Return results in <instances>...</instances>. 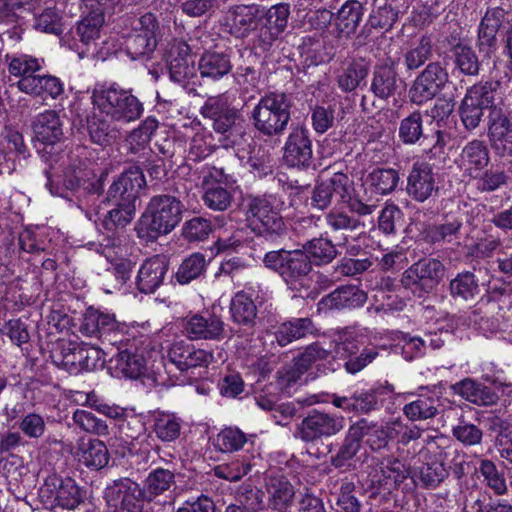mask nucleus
<instances>
[{
	"label": "nucleus",
	"instance_id": "nucleus-32",
	"mask_svg": "<svg viewBox=\"0 0 512 512\" xmlns=\"http://www.w3.org/2000/svg\"><path fill=\"white\" fill-rule=\"evenodd\" d=\"M196 74L194 60L190 55V48L187 44L179 43L171 50V60L169 62L170 79L186 88Z\"/></svg>",
	"mask_w": 512,
	"mask_h": 512
},
{
	"label": "nucleus",
	"instance_id": "nucleus-62",
	"mask_svg": "<svg viewBox=\"0 0 512 512\" xmlns=\"http://www.w3.org/2000/svg\"><path fill=\"white\" fill-rule=\"evenodd\" d=\"M115 208L110 210L103 220L107 230H116L126 227L133 219L136 212V205L113 203Z\"/></svg>",
	"mask_w": 512,
	"mask_h": 512
},
{
	"label": "nucleus",
	"instance_id": "nucleus-3",
	"mask_svg": "<svg viewBox=\"0 0 512 512\" xmlns=\"http://www.w3.org/2000/svg\"><path fill=\"white\" fill-rule=\"evenodd\" d=\"M90 99L94 110L115 122L131 123L144 113L143 103L132 90L123 89L116 83L95 87Z\"/></svg>",
	"mask_w": 512,
	"mask_h": 512
},
{
	"label": "nucleus",
	"instance_id": "nucleus-55",
	"mask_svg": "<svg viewBox=\"0 0 512 512\" xmlns=\"http://www.w3.org/2000/svg\"><path fill=\"white\" fill-rule=\"evenodd\" d=\"M230 312L233 321L240 325L253 326L255 324L257 307L244 292H239L232 298Z\"/></svg>",
	"mask_w": 512,
	"mask_h": 512
},
{
	"label": "nucleus",
	"instance_id": "nucleus-23",
	"mask_svg": "<svg viewBox=\"0 0 512 512\" xmlns=\"http://www.w3.org/2000/svg\"><path fill=\"white\" fill-rule=\"evenodd\" d=\"M88 169L81 160L69 164L63 171L62 179L55 180L49 170H45L46 187L52 195L68 198V193L81 192V185H84V177Z\"/></svg>",
	"mask_w": 512,
	"mask_h": 512
},
{
	"label": "nucleus",
	"instance_id": "nucleus-52",
	"mask_svg": "<svg viewBox=\"0 0 512 512\" xmlns=\"http://www.w3.org/2000/svg\"><path fill=\"white\" fill-rule=\"evenodd\" d=\"M302 250L309 256L312 265L315 264L316 266L331 263L338 254L332 241L323 237L308 240L303 244Z\"/></svg>",
	"mask_w": 512,
	"mask_h": 512
},
{
	"label": "nucleus",
	"instance_id": "nucleus-4",
	"mask_svg": "<svg viewBox=\"0 0 512 512\" xmlns=\"http://www.w3.org/2000/svg\"><path fill=\"white\" fill-rule=\"evenodd\" d=\"M292 105V99L286 93H266L251 111L253 127L265 137L282 136L291 120Z\"/></svg>",
	"mask_w": 512,
	"mask_h": 512
},
{
	"label": "nucleus",
	"instance_id": "nucleus-22",
	"mask_svg": "<svg viewBox=\"0 0 512 512\" xmlns=\"http://www.w3.org/2000/svg\"><path fill=\"white\" fill-rule=\"evenodd\" d=\"M487 137L497 155L512 156V120L498 106L488 113Z\"/></svg>",
	"mask_w": 512,
	"mask_h": 512
},
{
	"label": "nucleus",
	"instance_id": "nucleus-27",
	"mask_svg": "<svg viewBox=\"0 0 512 512\" xmlns=\"http://www.w3.org/2000/svg\"><path fill=\"white\" fill-rule=\"evenodd\" d=\"M403 80L399 77L393 63L374 67L370 91L381 100H388L401 93Z\"/></svg>",
	"mask_w": 512,
	"mask_h": 512
},
{
	"label": "nucleus",
	"instance_id": "nucleus-2",
	"mask_svg": "<svg viewBox=\"0 0 512 512\" xmlns=\"http://www.w3.org/2000/svg\"><path fill=\"white\" fill-rule=\"evenodd\" d=\"M184 205L173 195L153 196L134 226L137 237L143 243H153L171 233L181 222Z\"/></svg>",
	"mask_w": 512,
	"mask_h": 512
},
{
	"label": "nucleus",
	"instance_id": "nucleus-17",
	"mask_svg": "<svg viewBox=\"0 0 512 512\" xmlns=\"http://www.w3.org/2000/svg\"><path fill=\"white\" fill-rule=\"evenodd\" d=\"M163 359L165 367H175L180 372H186L191 368L207 367L214 361V356L210 351L181 340L168 347Z\"/></svg>",
	"mask_w": 512,
	"mask_h": 512
},
{
	"label": "nucleus",
	"instance_id": "nucleus-57",
	"mask_svg": "<svg viewBox=\"0 0 512 512\" xmlns=\"http://www.w3.org/2000/svg\"><path fill=\"white\" fill-rule=\"evenodd\" d=\"M399 173L392 168H376L366 178L370 187L380 195H387L393 192L399 182Z\"/></svg>",
	"mask_w": 512,
	"mask_h": 512
},
{
	"label": "nucleus",
	"instance_id": "nucleus-47",
	"mask_svg": "<svg viewBox=\"0 0 512 512\" xmlns=\"http://www.w3.org/2000/svg\"><path fill=\"white\" fill-rule=\"evenodd\" d=\"M433 47L434 44L430 36H421L403 53L406 70L415 71L430 61L434 55Z\"/></svg>",
	"mask_w": 512,
	"mask_h": 512
},
{
	"label": "nucleus",
	"instance_id": "nucleus-39",
	"mask_svg": "<svg viewBox=\"0 0 512 512\" xmlns=\"http://www.w3.org/2000/svg\"><path fill=\"white\" fill-rule=\"evenodd\" d=\"M512 304V294L509 292H491L487 299H482L477 306L474 307L469 313V321L475 325H480L484 321L485 317L482 314H487L489 312H494L496 309L499 311L497 314L504 319L505 318V310L509 309Z\"/></svg>",
	"mask_w": 512,
	"mask_h": 512
},
{
	"label": "nucleus",
	"instance_id": "nucleus-25",
	"mask_svg": "<svg viewBox=\"0 0 512 512\" xmlns=\"http://www.w3.org/2000/svg\"><path fill=\"white\" fill-rule=\"evenodd\" d=\"M367 301V294L354 285H343L325 295L318 302L319 311L354 309Z\"/></svg>",
	"mask_w": 512,
	"mask_h": 512
},
{
	"label": "nucleus",
	"instance_id": "nucleus-30",
	"mask_svg": "<svg viewBox=\"0 0 512 512\" xmlns=\"http://www.w3.org/2000/svg\"><path fill=\"white\" fill-rule=\"evenodd\" d=\"M167 271L168 262L164 257L154 256L145 260L137 274V289L145 294L155 292L163 283Z\"/></svg>",
	"mask_w": 512,
	"mask_h": 512
},
{
	"label": "nucleus",
	"instance_id": "nucleus-18",
	"mask_svg": "<svg viewBox=\"0 0 512 512\" xmlns=\"http://www.w3.org/2000/svg\"><path fill=\"white\" fill-rule=\"evenodd\" d=\"M43 496L53 499L56 506L67 510L76 509L85 497V491L71 477L48 476L41 488Z\"/></svg>",
	"mask_w": 512,
	"mask_h": 512
},
{
	"label": "nucleus",
	"instance_id": "nucleus-38",
	"mask_svg": "<svg viewBox=\"0 0 512 512\" xmlns=\"http://www.w3.org/2000/svg\"><path fill=\"white\" fill-rule=\"evenodd\" d=\"M198 70L202 78L220 80L232 70L230 56L224 52L207 51L198 61Z\"/></svg>",
	"mask_w": 512,
	"mask_h": 512
},
{
	"label": "nucleus",
	"instance_id": "nucleus-29",
	"mask_svg": "<svg viewBox=\"0 0 512 512\" xmlns=\"http://www.w3.org/2000/svg\"><path fill=\"white\" fill-rule=\"evenodd\" d=\"M104 22L105 18L101 13H90L84 8L82 19L73 31L74 38L85 47L78 52L80 58L88 56L90 51L95 49Z\"/></svg>",
	"mask_w": 512,
	"mask_h": 512
},
{
	"label": "nucleus",
	"instance_id": "nucleus-5",
	"mask_svg": "<svg viewBox=\"0 0 512 512\" xmlns=\"http://www.w3.org/2000/svg\"><path fill=\"white\" fill-rule=\"evenodd\" d=\"M205 119L212 122L213 130L222 135L225 148L233 147L244 134V119L239 109L232 107L222 96L209 97L200 110Z\"/></svg>",
	"mask_w": 512,
	"mask_h": 512
},
{
	"label": "nucleus",
	"instance_id": "nucleus-40",
	"mask_svg": "<svg viewBox=\"0 0 512 512\" xmlns=\"http://www.w3.org/2000/svg\"><path fill=\"white\" fill-rule=\"evenodd\" d=\"M77 455L80 462L95 470L105 467L109 461L108 449L104 442L98 439H80Z\"/></svg>",
	"mask_w": 512,
	"mask_h": 512
},
{
	"label": "nucleus",
	"instance_id": "nucleus-12",
	"mask_svg": "<svg viewBox=\"0 0 512 512\" xmlns=\"http://www.w3.org/2000/svg\"><path fill=\"white\" fill-rule=\"evenodd\" d=\"M103 498L108 512H143L144 492L130 478H119L106 486Z\"/></svg>",
	"mask_w": 512,
	"mask_h": 512
},
{
	"label": "nucleus",
	"instance_id": "nucleus-54",
	"mask_svg": "<svg viewBox=\"0 0 512 512\" xmlns=\"http://www.w3.org/2000/svg\"><path fill=\"white\" fill-rule=\"evenodd\" d=\"M509 175L507 171L498 165H492L485 171H481L477 176L472 177L475 180V187L481 193L495 192L508 184Z\"/></svg>",
	"mask_w": 512,
	"mask_h": 512
},
{
	"label": "nucleus",
	"instance_id": "nucleus-35",
	"mask_svg": "<svg viewBox=\"0 0 512 512\" xmlns=\"http://www.w3.org/2000/svg\"><path fill=\"white\" fill-rule=\"evenodd\" d=\"M355 425L361 431V438L366 437L367 445L376 452L387 448L389 442L397 438V430L393 422L378 424L360 419Z\"/></svg>",
	"mask_w": 512,
	"mask_h": 512
},
{
	"label": "nucleus",
	"instance_id": "nucleus-53",
	"mask_svg": "<svg viewBox=\"0 0 512 512\" xmlns=\"http://www.w3.org/2000/svg\"><path fill=\"white\" fill-rule=\"evenodd\" d=\"M380 473L381 475H376V481L388 491L400 485L409 474L405 464L396 458H388L386 462H382Z\"/></svg>",
	"mask_w": 512,
	"mask_h": 512
},
{
	"label": "nucleus",
	"instance_id": "nucleus-50",
	"mask_svg": "<svg viewBox=\"0 0 512 512\" xmlns=\"http://www.w3.org/2000/svg\"><path fill=\"white\" fill-rule=\"evenodd\" d=\"M110 363L116 372L128 378H138L145 371L146 364L142 354L129 350L118 351Z\"/></svg>",
	"mask_w": 512,
	"mask_h": 512
},
{
	"label": "nucleus",
	"instance_id": "nucleus-41",
	"mask_svg": "<svg viewBox=\"0 0 512 512\" xmlns=\"http://www.w3.org/2000/svg\"><path fill=\"white\" fill-rule=\"evenodd\" d=\"M105 115L94 110L86 116L87 130L93 143L107 146L115 142L119 136V130L105 119Z\"/></svg>",
	"mask_w": 512,
	"mask_h": 512
},
{
	"label": "nucleus",
	"instance_id": "nucleus-61",
	"mask_svg": "<svg viewBox=\"0 0 512 512\" xmlns=\"http://www.w3.org/2000/svg\"><path fill=\"white\" fill-rule=\"evenodd\" d=\"M479 472L484 477L486 485L491 488L495 494L503 495L507 492L504 473L498 469L492 460L482 459L479 464Z\"/></svg>",
	"mask_w": 512,
	"mask_h": 512
},
{
	"label": "nucleus",
	"instance_id": "nucleus-45",
	"mask_svg": "<svg viewBox=\"0 0 512 512\" xmlns=\"http://www.w3.org/2000/svg\"><path fill=\"white\" fill-rule=\"evenodd\" d=\"M158 128V121L153 117H147L140 125L133 129L127 136L128 151L132 154L145 156L146 151L151 152L149 144L152 135Z\"/></svg>",
	"mask_w": 512,
	"mask_h": 512
},
{
	"label": "nucleus",
	"instance_id": "nucleus-16",
	"mask_svg": "<svg viewBox=\"0 0 512 512\" xmlns=\"http://www.w3.org/2000/svg\"><path fill=\"white\" fill-rule=\"evenodd\" d=\"M263 18V7L259 4H235L228 7L224 16L227 32L237 38H247L256 30Z\"/></svg>",
	"mask_w": 512,
	"mask_h": 512
},
{
	"label": "nucleus",
	"instance_id": "nucleus-15",
	"mask_svg": "<svg viewBox=\"0 0 512 512\" xmlns=\"http://www.w3.org/2000/svg\"><path fill=\"white\" fill-rule=\"evenodd\" d=\"M53 361L70 374L92 371L101 362V351L88 345L62 344L59 353L52 355Z\"/></svg>",
	"mask_w": 512,
	"mask_h": 512
},
{
	"label": "nucleus",
	"instance_id": "nucleus-9",
	"mask_svg": "<svg viewBox=\"0 0 512 512\" xmlns=\"http://www.w3.org/2000/svg\"><path fill=\"white\" fill-rule=\"evenodd\" d=\"M124 23L131 26L125 38V49L132 59L149 56L157 46L156 32L159 28L156 16L146 13L140 17H127Z\"/></svg>",
	"mask_w": 512,
	"mask_h": 512
},
{
	"label": "nucleus",
	"instance_id": "nucleus-1",
	"mask_svg": "<svg viewBox=\"0 0 512 512\" xmlns=\"http://www.w3.org/2000/svg\"><path fill=\"white\" fill-rule=\"evenodd\" d=\"M334 196L345 204L346 209H330L325 214V223L332 233L344 236L347 241L346 234L364 229L365 223L361 219L372 215L377 206L368 204L356 194L353 181L342 172H335L330 178L316 182L309 198L310 206L319 211L327 210L332 205Z\"/></svg>",
	"mask_w": 512,
	"mask_h": 512
},
{
	"label": "nucleus",
	"instance_id": "nucleus-49",
	"mask_svg": "<svg viewBox=\"0 0 512 512\" xmlns=\"http://www.w3.org/2000/svg\"><path fill=\"white\" fill-rule=\"evenodd\" d=\"M175 484V475L172 471L157 468L151 471L144 481L141 491L144 492L146 501L151 502L157 496L168 491Z\"/></svg>",
	"mask_w": 512,
	"mask_h": 512
},
{
	"label": "nucleus",
	"instance_id": "nucleus-33",
	"mask_svg": "<svg viewBox=\"0 0 512 512\" xmlns=\"http://www.w3.org/2000/svg\"><path fill=\"white\" fill-rule=\"evenodd\" d=\"M268 507L277 512H288L295 499L293 485L285 476H270L266 483Z\"/></svg>",
	"mask_w": 512,
	"mask_h": 512
},
{
	"label": "nucleus",
	"instance_id": "nucleus-14",
	"mask_svg": "<svg viewBox=\"0 0 512 512\" xmlns=\"http://www.w3.org/2000/svg\"><path fill=\"white\" fill-rule=\"evenodd\" d=\"M343 428V417L319 410H312L297 425L294 436L305 443H314L338 434Z\"/></svg>",
	"mask_w": 512,
	"mask_h": 512
},
{
	"label": "nucleus",
	"instance_id": "nucleus-11",
	"mask_svg": "<svg viewBox=\"0 0 512 512\" xmlns=\"http://www.w3.org/2000/svg\"><path fill=\"white\" fill-rule=\"evenodd\" d=\"M445 267L434 258H423L404 271L401 283L418 297L431 293L441 282Z\"/></svg>",
	"mask_w": 512,
	"mask_h": 512
},
{
	"label": "nucleus",
	"instance_id": "nucleus-64",
	"mask_svg": "<svg viewBox=\"0 0 512 512\" xmlns=\"http://www.w3.org/2000/svg\"><path fill=\"white\" fill-rule=\"evenodd\" d=\"M452 435L461 443L467 446L478 445L482 442V430L466 420L464 415L458 419V424L453 427Z\"/></svg>",
	"mask_w": 512,
	"mask_h": 512
},
{
	"label": "nucleus",
	"instance_id": "nucleus-8",
	"mask_svg": "<svg viewBox=\"0 0 512 512\" xmlns=\"http://www.w3.org/2000/svg\"><path fill=\"white\" fill-rule=\"evenodd\" d=\"M500 87L498 81L478 82L470 86L459 107L461 122L466 130H476L484 116V111L497 107L495 97Z\"/></svg>",
	"mask_w": 512,
	"mask_h": 512
},
{
	"label": "nucleus",
	"instance_id": "nucleus-51",
	"mask_svg": "<svg viewBox=\"0 0 512 512\" xmlns=\"http://www.w3.org/2000/svg\"><path fill=\"white\" fill-rule=\"evenodd\" d=\"M440 399L424 394L403 407L404 415L411 421L428 420L439 413Z\"/></svg>",
	"mask_w": 512,
	"mask_h": 512
},
{
	"label": "nucleus",
	"instance_id": "nucleus-24",
	"mask_svg": "<svg viewBox=\"0 0 512 512\" xmlns=\"http://www.w3.org/2000/svg\"><path fill=\"white\" fill-rule=\"evenodd\" d=\"M336 355L343 359L345 370L356 374L372 363L379 355L376 347L360 348L354 340H346L336 345Z\"/></svg>",
	"mask_w": 512,
	"mask_h": 512
},
{
	"label": "nucleus",
	"instance_id": "nucleus-31",
	"mask_svg": "<svg viewBox=\"0 0 512 512\" xmlns=\"http://www.w3.org/2000/svg\"><path fill=\"white\" fill-rule=\"evenodd\" d=\"M361 448V431L354 423L349 427L336 453L331 456L330 464L336 469L349 470L354 468L357 455Z\"/></svg>",
	"mask_w": 512,
	"mask_h": 512
},
{
	"label": "nucleus",
	"instance_id": "nucleus-20",
	"mask_svg": "<svg viewBox=\"0 0 512 512\" xmlns=\"http://www.w3.org/2000/svg\"><path fill=\"white\" fill-rule=\"evenodd\" d=\"M439 191L437 174L427 162L417 161L412 164L407 176L406 192L414 201L423 203L436 196Z\"/></svg>",
	"mask_w": 512,
	"mask_h": 512
},
{
	"label": "nucleus",
	"instance_id": "nucleus-60",
	"mask_svg": "<svg viewBox=\"0 0 512 512\" xmlns=\"http://www.w3.org/2000/svg\"><path fill=\"white\" fill-rule=\"evenodd\" d=\"M263 17L265 21L258 29L256 44L262 51H268L285 30L265 12L264 8Z\"/></svg>",
	"mask_w": 512,
	"mask_h": 512
},
{
	"label": "nucleus",
	"instance_id": "nucleus-42",
	"mask_svg": "<svg viewBox=\"0 0 512 512\" xmlns=\"http://www.w3.org/2000/svg\"><path fill=\"white\" fill-rule=\"evenodd\" d=\"M317 331L312 319L294 318L290 321L282 323L275 332V339L277 343L284 347L294 340L313 335Z\"/></svg>",
	"mask_w": 512,
	"mask_h": 512
},
{
	"label": "nucleus",
	"instance_id": "nucleus-26",
	"mask_svg": "<svg viewBox=\"0 0 512 512\" xmlns=\"http://www.w3.org/2000/svg\"><path fill=\"white\" fill-rule=\"evenodd\" d=\"M506 12L500 7L488 9L478 28L477 45L484 56L490 57L496 51L497 33L503 26Z\"/></svg>",
	"mask_w": 512,
	"mask_h": 512
},
{
	"label": "nucleus",
	"instance_id": "nucleus-48",
	"mask_svg": "<svg viewBox=\"0 0 512 512\" xmlns=\"http://www.w3.org/2000/svg\"><path fill=\"white\" fill-rule=\"evenodd\" d=\"M451 53L454 67L461 74L469 77L479 76L481 61L471 46L458 43L453 46Z\"/></svg>",
	"mask_w": 512,
	"mask_h": 512
},
{
	"label": "nucleus",
	"instance_id": "nucleus-59",
	"mask_svg": "<svg viewBox=\"0 0 512 512\" xmlns=\"http://www.w3.org/2000/svg\"><path fill=\"white\" fill-rule=\"evenodd\" d=\"M463 221L459 218L446 219L445 222L433 225L427 232L431 243H452L459 240Z\"/></svg>",
	"mask_w": 512,
	"mask_h": 512
},
{
	"label": "nucleus",
	"instance_id": "nucleus-28",
	"mask_svg": "<svg viewBox=\"0 0 512 512\" xmlns=\"http://www.w3.org/2000/svg\"><path fill=\"white\" fill-rule=\"evenodd\" d=\"M490 162V152L486 143L479 139L469 141L461 150L458 166L465 176H477Z\"/></svg>",
	"mask_w": 512,
	"mask_h": 512
},
{
	"label": "nucleus",
	"instance_id": "nucleus-7",
	"mask_svg": "<svg viewBox=\"0 0 512 512\" xmlns=\"http://www.w3.org/2000/svg\"><path fill=\"white\" fill-rule=\"evenodd\" d=\"M263 264L291 289L302 285L312 271V261L302 249L269 251L264 255Z\"/></svg>",
	"mask_w": 512,
	"mask_h": 512
},
{
	"label": "nucleus",
	"instance_id": "nucleus-58",
	"mask_svg": "<svg viewBox=\"0 0 512 512\" xmlns=\"http://www.w3.org/2000/svg\"><path fill=\"white\" fill-rule=\"evenodd\" d=\"M448 476L449 470L443 461L433 459L419 468L418 481L425 489H436Z\"/></svg>",
	"mask_w": 512,
	"mask_h": 512
},
{
	"label": "nucleus",
	"instance_id": "nucleus-19",
	"mask_svg": "<svg viewBox=\"0 0 512 512\" xmlns=\"http://www.w3.org/2000/svg\"><path fill=\"white\" fill-rule=\"evenodd\" d=\"M283 149V157L288 165L305 169L314 167L312 140L304 125L292 128Z\"/></svg>",
	"mask_w": 512,
	"mask_h": 512
},
{
	"label": "nucleus",
	"instance_id": "nucleus-34",
	"mask_svg": "<svg viewBox=\"0 0 512 512\" xmlns=\"http://www.w3.org/2000/svg\"><path fill=\"white\" fill-rule=\"evenodd\" d=\"M186 335L193 340H220L224 337V323L219 316L194 315L184 326Z\"/></svg>",
	"mask_w": 512,
	"mask_h": 512
},
{
	"label": "nucleus",
	"instance_id": "nucleus-10",
	"mask_svg": "<svg viewBox=\"0 0 512 512\" xmlns=\"http://www.w3.org/2000/svg\"><path fill=\"white\" fill-rule=\"evenodd\" d=\"M423 114L420 111H414L401 120L398 137L406 145L420 144L427 142L428 148H423L429 158H434L443 153L447 144L446 134L441 130H435L432 134H426L423 127Z\"/></svg>",
	"mask_w": 512,
	"mask_h": 512
},
{
	"label": "nucleus",
	"instance_id": "nucleus-37",
	"mask_svg": "<svg viewBox=\"0 0 512 512\" xmlns=\"http://www.w3.org/2000/svg\"><path fill=\"white\" fill-rule=\"evenodd\" d=\"M33 131L38 141L53 145L63 137L62 123L54 110L39 114L33 122Z\"/></svg>",
	"mask_w": 512,
	"mask_h": 512
},
{
	"label": "nucleus",
	"instance_id": "nucleus-21",
	"mask_svg": "<svg viewBox=\"0 0 512 512\" xmlns=\"http://www.w3.org/2000/svg\"><path fill=\"white\" fill-rule=\"evenodd\" d=\"M145 185L146 181L142 169L138 166H132L113 181L107 192V198L112 203L136 205L139 193Z\"/></svg>",
	"mask_w": 512,
	"mask_h": 512
},
{
	"label": "nucleus",
	"instance_id": "nucleus-56",
	"mask_svg": "<svg viewBox=\"0 0 512 512\" xmlns=\"http://www.w3.org/2000/svg\"><path fill=\"white\" fill-rule=\"evenodd\" d=\"M207 267L205 255L201 253H192L186 257L179 265L175 278L178 283L184 285L196 280L204 275Z\"/></svg>",
	"mask_w": 512,
	"mask_h": 512
},
{
	"label": "nucleus",
	"instance_id": "nucleus-13",
	"mask_svg": "<svg viewBox=\"0 0 512 512\" xmlns=\"http://www.w3.org/2000/svg\"><path fill=\"white\" fill-rule=\"evenodd\" d=\"M450 82V75L441 62H429L416 76L410 90L409 98L413 104L422 105L434 99Z\"/></svg>",
	"mask_w": 512,
	"mask_h": 512
},
{
	"label": "nucleus",
	"instance_id": "nucleus-6",
	"mask_svg": "<svg viewBox=\"0 0 512 512\" xmlns=\"http://www.w3.org/2000/svg\"><path fill=\"white\" fill-rule=\"evenodd\" d=\"M244 213L247 226L255 234L270 237L286 235L287 227L271 197H247L244 203Z\"/></svg>",
	"mask_w": 512,
	"mask_h": 512
},
{
	"label": "nucleus",
	"instance_id": "nucleus-44",
	"mask_svg": "<svg viewBox=\"0 0 512 512\" xmlns=\"http://www.w3.org/2000/svg\"><path fill=\"white\" fill-rule=\"evenodd\" d=\"M117 329L115 318L109 314L88 309L84 314L81 332L89 337L102 338Z\"/></svg>",
	"mask_w": 512,
	"mask_h": 512
},
{
	"label": "nucleus",
	"instance_id": "nucleus-43",
	"mask_svg": "<svg viewBox=\"0 0 512 512\" xmlns=\"http://www.w3.org/2000/svg\"><path fill=\"white\" fill-rule=\"evenodd\" d=\"M449 292L456 302L472 303L480 294L478 279L470 271L458 273L449 283Z\"/></svg>",
	"mask_w": 512,
	"mask_h": 512
},
{
	"label": "nucleus",
	"instance_id": "nucleus-63",
	"mask_svg": "<svg viewBox=\"0 0 512 512\" xmlns=\"http://www.w3.org/2000/svg\"><path fill=\"white\" fill-rule=\"evenodd\" d=\"M331 351L324 348L319 342L308 345L304 351L294 360V367L298 373L308 371L311 366L320 360L329 357Z\"/></svg>",
	"mask_w": 512,
	"mask_h": 512
},
{
	"label": "nucleus",
	"instance_id": "nucleus-36",
	"mask_svg": "<svg viewBox=\"0 0 512 512\" xmlns=\"http://www.w3.org/2000/svg\"><path fill=\"white\" fill-rule=\"evenodd\" d=\"M368 73L369 65L363 59H346L341 63L337 73L338 87L342 92H352L365 82Z\"/></svg>",
	"mask_w": 512,
	"mask_h": 512
},
{
	"label": "nucleus",
	"instance_id": "nucleus-46",
	"mask_svg": "<svg viewBox=\"0 0 512 512\" xmlns=\"http://www.w3.org/2000/svg\"><path fill=\"white\" fill-rule=\"evenodd\" d=\"M363 16V6L358 0H348L338 10L335 24L339 35L354 34Z\"/></svg>",
	"mask_w": 512,
	"mask_h": 512
}]
</instances>
